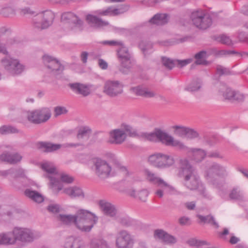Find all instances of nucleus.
Instances as JSON below:
<instances>
[{"label":"nucleus","mask_w":248,"mask_h":248,"mask_svg":"<svg viewBox=\"0 0 248 248\" xmlns=\"http://www.w3.org/2000/svg\"><path fill=\"white\" fill-rule=\"evenodd\" d=\"M148 162L154 167L165 169L172 166L175 163L173 157L162 153H156L150 155Z\"/></svg>","instance_id":"6"},{"label":"nucleus","mask_w":248,"mask_h":248,"mask_svg":"<svg viewBox=\"0 0 248 248\" xmlns=\"http://www.w3.org/2000/svg\"><path fill=\"white\" fill-rule=\"evenodd\" d=\"M47 209L49 212L56 214L60 212V206L58 204H51L47 206Z\"/></svg>","instance_id":"59"},{"label":"nucleus","mask_w":248,"mask_h":248,"mask_svg":"<svg viewBox=\"0 0 248 248\" xmlns=\"http://www.w3.org/2000/svg\"><path fill=\"white\" fill-rule=\"evenodd\" d=\"M63 192L71 198L79 197L84 198V194L82 189L78 186H71L64 189Z\"/></svg>","instance_id":"26"},{"label":"nucleus","mask_w":248,"mask_h":248,"mask_svg":"<svg viewBox=\"0 0 248 248\" xmlns=\"http://www.w3.org/2000/svg\"><path fill=\"white\" fill-rule=\"evenodd\" d=\"M99 206L106 215L114 217L117 214V210L115 207L109 202H106L105 201H100Z\"/></svg>","instance_id":"23"},{"label":"nucleus","mask_w":248,"mask_h":248,"mask_svg":"<svg viewBox=\"0 0 248 248\" xmlns=\"http://www.w3.org/2000/svg\"><path fill=\"white\" fill-rule=\"evenodd\" d=\"M244 95L238 91H234V93L232 96V100L231 101H236L238 102H242L244 100Z\"/></svg>","instance_id":"54"},{"label":"nucleus","mask_w":248,"mask_h":248,"mask_svg":"<svg viewBox=\"0 0 248 248\" xmlns=\"http://www.w3.org/2000/svg\"><path fill=\"white\" fill-rule=\"evenodd\" d=\"M139 47L146 56L147 54L152 52L153 45L150 43L142 41L140 43Z\"/></svg>","instance_id":"40"},{"label":"nucleus","mask_w":248,"mask_h":248,"mask_svg":"<svg viewBox=\"0 0 248 248\" xmlns=\"http://www.w3.org/2000/svg\"><path fill=\"white\" fill-rule=\"evenodd\" d=\"M193 24L198 28L201 30H206L212 23L211 16L202 11H194L190 16Z\"/></svg>","instance_id":"7"},{"label":"nucleus","mask_w":248,"mask_h":248,"mask_svg":"<svg viewBox=\"0 0 248 248\" xmlns=\"http://www.w3.org/2000/svg\"><path fill=\"white\" fill-rule=\"evenodd\" d=\"M95 173L100 179H104L109 177L111 167L105 160L96 158L94 161Z\"/></svg>","instance_id":"15"},{"label":"nucleus","mask_w":248,"mask_h":248,"mask_svg":"<svg viewBox=\"0 0 248 248\" xmlns=\"http://www.w3.org/2000/svg\"><path fill=\"white\" fill-rule=\"evenodd\" d=\"M61 179L62 182L68 184L72 183L74 181V178L72 177L65 173L61 174Z\"/></svg>","instance_id":"61"},{"label":"nucleus","mask_w":248,"mask_h":248,"mask_svg":"<svg viewBox=\"0 0 248 248\" xmlns=\"http://www.w3.org/2000/svg\"><path fill=\"white\" fill-rule=\"evenodd\" d=\"M131 91L136 95L145 97L151 98L155 95L154 92L150 91L147 88L141 86L132 87L131 88Z\"/></svg>","instance_id":"25"},{"label":"nucleus","mask_w":248,"mask_h":248,"mask_svg":"<svg viewBox=\"0 0 248 248\" xmlns=\"http://www.w3.org/2000/svg\"><path fill=\"white\" fill-rule=\"evenodd\" d=\"M36 145L38 149L45 153H51L58 151L62 146L61 144H55L47 141H39Z\"/></svg>","instance_id":"21"},{"label":"nucleus","mask_w":248,"mask_h":248,"mask_svg":"<svg viewBox=\"0 0 248 248\" xmlns=\"http://www.w3.org/2000/svg\"><path fill=\"white\" fill-rule=\"evenodd\" d=\"M86 20L91 27L100 29L109 25L107 21L103 20L102 18L91 14H88L86 16Z\"/></svg>","instance_id":"20"},{"label":"nucleus","mask_w":248,"mask_h":248,"mask_svg":"<svg viewBox=\"0 0 248 248\" xmlns=\"http://www.w3.org/2000/svg\"><path fill=\"white\" fill-rule=\"evenodd\" d=\"M167 232L162 230H156L154 232L155 237L163 241Z\"/></svg>","instance_id":"62"},{"label":"nucleus","mask_w":248,"mask_h":248,"mask_svg":"<svg viewBox=\"0 0 248 248\" xmlns=\"http://www.w3.org/2000/svg\"><path fill=\"white\" fill-rule=\"evenodd\" d=\"M229 197L231 199L236 201H242L244 200V196L243 192L239 187H234L230 191Z\"/></svg>","instance_id":"35"},{"label":"nucleus","mask_w":248,"mask_h":248,"mask_svg":"<svg viewBox=\"0 0 248 248\" xmlns=\"http://www.w3.org/2000/svg\"><path fill=\"white\" fill-rule=\"evenodd\" d=\"M41 168L48 174L46 177L48 178L50 181V188L54 193H57L62 189V186L60 181L51 176L56 171V169L53 165L48 162H45L41 165Z\"/></svg>","instance_id":"8"},{"label":"nucleus","mask_w":248,"mask_h":248,"mask_svg":"<svg viewBox=\"0 0 248 248\" xmlns=\"http://www.w3.org/2000/svg\"><path fill=\"white\" fill-rule=\"evenodd\" d=\"M61 21L65 23L73 24L77 27H81L83 22L82 20L75 13L67 12L61 15Z\"/></svg>","instance_id":"17"},{"label":"nucleus","mask_w":248,"mask_h":248,"mask_svg":"<svg viewBox=\"0 0 248 248\" xmlns=\"http://www.w3.org/2000/svg\"><path fill=\"white\" fill-rule=\"evenodd\" d=\"M102 44L104 45H108L110 46H120L123 45V42L120 41H104L102 42Z\"/></svg>","instance_id":"58"},{"label":"nucleus","mask_w":248,"mask_h":248,"mask_svg":"<svg viewBox=\"0 0 248 248\" xmlns=\"http://www.w3.org/2000/svg\"><path fill=\"white\" fill-rule=\"evenodd\" d=\"M43 24V22L42 21V20L39 18V17H38V16L34 18L33 21V26L34 28L37 31H42L47 29L46 27H44Z\"/></svg>","instance_id":"47"},{"label":"nucleus","mask_w":248,"mask_h":248,"mask_svg":"<svg viewBox=\"0 0 248 248\" xmlns=\"http://www.w3.org/2000/svg\"><path fill=\"white\" fill-rule=\"evenodd\" d=\"M128 8V6L126 5H122L118 8H113L112 7V16H115L122 14L127 11Z\"/></svg>","instance_id":"48"},{"label":"nucleus","mask_w":248,"mask_h":248,"mask_svg":"<svg viewBox=\"0 0 248 248\" xmlns=\"http://www.w3.org/2000/svg\"><path fill=\"white\" fill-rule=\"evenodd\" d=\"M202 241L198 240L195 238H191L187 241V243L190 246H196L197 248L200 245Z\"/></svg>","instance_id":"64"},{"label":"nucleus","mask_w":248,"mask_h":248,"mask_svg":"<svg viewBox=\"0 0 248 248\" xmlns=\"http://www.w3.org/2000/svg\"><path fill=\"white\" fill-rule=\"evenodd\" d=\"M134 240L125 230L120 231L117 234L116 246L117 248H133Z\"/></svg>","instance_id":"13"},{"label":"nucleus","mask_w":248,"mask_h":248,"mask_svg":"<svg viewBox=\"0 0 248 248\" xmlns=\"http://www.w3.org/2000/svg\"><path fill=\"white\" fill-rule=\"evenodd\" d=\"M1 63L5 69L13 75L20 74L25 69L17 59L4 58L1 60Z\"/></svg>","instance_id":"11"},{"label":"nucleus","mask_w":248,"mask_h":248,"mask_svg":"<svg viewBox=\"0 0 248 248\" xmlns=\"http://www.w3.org/2000/svg\"><path fill=\"white\" fill-rule=\"evenodd\" d=\"M202 82L200 79H196L193 80L185 88V90L190 92H197L202 87Z\"/></svg>","instance_id":"37"},{"label":"nucleus","mask_w":248,"mask_h":248,"mask_svg":"<svg viewBox=\"0 0 248 248\" xmlns=\"http://www.w3.org/2000/svg\"><path fill=\"white\" fill-rule=\"evenodd\" d=\"M199 136L198 132L194 129L187 128L186 137L189 139H193Z\"/></svg>","instance_id":"52"},{"label":"nucleus","mask_w":248,"mask_h":248,"mask_svg":"<svg viewBox=\"0 0 248 248\" xmlns=\"http://www.w3.org/2000/svg\"><path fill=\"white\" fill-rule=\"evenodd\" d=\"M140 136L153 142H160L168 146L178 147L181 150L186 149V146L180 140L174 138L160 128H156L151 133H141Z\"/></svg>","instance_id":"2"},{"label":"nucleus","mask_w":248,"mask_h":248,"mask_svg":"<svg viewBox=\"0 0 248 248\" xmlns=\"http://www.w3.org/2000/svg\"><path fill=\"white\" fill-rule=\"evenodd\" d=\"M122 127L125 133L130 137H135L139 136L136 130L129 125L122 124Z\"/></svg>","instance_id":"43"},{"label":"nucleus","mask_w":248,"mask_h":248,"mask_svg":"<svg viewBox=\"0 0 248 248\" xmlns=\"http://www.w3.org/2000/svg\"><path fill=\"white\" fill-rule=\"evenodd\" d=\"M67 111V110L65 107L57 106L54 108V115L55 117H57L62 114H66Z\"/></svg>","instance_id":"53"},{"label":"nucleus","mask_w":248,"mask_h":248,"mask_svg":"<svg viewBox=\"0 0 248 248\" xmlns=\"http://www.w3.org/2000/svg\"><path fill=\"white\" fill-rule=\"evenodd\" d=\"M124 85L118 80H108L103 87V93L111 97H115L123 93Z\"/></svg>","instance_id":"10"},{"label":"nucleus","mask_w":248,"mask_h":248,"mask_svg":"<svg viewBox=\"0 0 248 248\" xmlns=\"http://www.w3.org/2000/svg\"><path fill=\"white\" fill-rule=\"evenodd\" d=\"M234 91L225 84L220 85L219 87V92L225 99L232 100Z\"/></svg>","instance_id":"36"},{"label":"nucleus","mask_w":248,"mask_h":248,"mask_svg":"<svg viewBox=\"0 0 248 248\" xmlns=\"http://www.w3.org/2000/svg\"><path fill=\"white\" fill-rule=\"evenodd\" d=\"M180 167L178 176L183 178L184 185L190 190L198 189L201 181L196 170L190 164L188 160L181 159L179 161Z\"/></svg>","instance_id":"1"},{"label":"nucleus","mask_w":248,"mask_h":248,"mask_svg":"<svg viewBox=\"0 0 248 248\" xmlns=\"http://www.w3.org/2000/svg\"><path fill=\"white\" fill-rule=\"evenodd\" d=\"M19 131L17 128L11 125H5L0 127V133L2 135L17 133Z\"/></svg>","instance_id":"42"},{"label":"nucleus","mask_w":248,"mask_h":248,"mask_svg":"<svg viewBox=\"0 0 248 248\" xmlns=\"http://www.w3.org/2000/svg\"><path fill=\"white\" fill-rule=\"evenodd\" d=\"M37 16L43 22L44 27H46V28L51 25L55 18L54 13L50 10L43 11Z\"/></svg>","instance_id":"22"},{"label":"nucleus","mask_w":248,"mask_h":248,"mask_svg":"<svg viewBox=\"0 0 248 248\" xmlns=\"http://www.w3.org/2000/svg\"><path fill=\"white\" fill-rule=\"evenodd\" d=\"M43 61L46 66L55 76L61 74L64 70V66L60 62L50 56L45 55Z\"/></svg>","instance_id":"16"},{"label":"nucleus","mask_w":248,"mask_h":248,"mask_svg":"<svg viewBox=\"0 0 248 248\" xmlns=\"http://www.w3.org/2000/svg\"><path fill=\"white\" fill-rule=\"evenodd\" d=\"M208 57L207 52L204 50H202L194 55V58L196 59L195 63L197 65H206L207 62L206 59Z\"/></svg>","instance_id":"34"},{"label":"nucleus","mask_w":248,"mask_h":248,"mask_svg":"<svg viewBox=\"0 0 248 248\" xmlns=\"http://www.w3.org/2000/svg\"><path fill=\"white\" fill-rule=\"evenodd\" d=\"M130 196L135 198H138L139 200L142 202H145L147 200L149 193L147 190L142 189L136 192L135 190L132 189L128 192Z\"/></svg>","instance_id":"31"},{"label":"nucleus","mask_w":248,"mask_h":248,"mask_svg":"<svg viewBox=\"0 0 248 248\" xmlns=\"http://www.w3.org/2000/svg\"><path fill=\"white\" fill-rule=\"evenodd\" d=\"M12 170L11 175L14 178L23 177L25 176L24 170L21 168H11Z\"/></svg>","instance_id":"51"},{"label":"nucleus","mask_w":248,"mask_h":248,"mask_svg":"<svg viewBox=\"0 0 248 248\" xmlns=\"http://www.w3.org/2000/svg\"><path fill=\"white\" fill-rule=\"evenodd\" d=\"M24 194L26 197L37 203H41L44 200L43 196L35 190L27 189L25 190Z\"/></svg>","instance_id":"29"},{"label":"nucleus","mask_w":248,"mask_h":248,"mask_svg":"<svg viewBox=\"0 0 248 248\" xmlns=\"http://www.w3.org/2000/svg\"><path fill=\"white\" fill-rule=\"evenodd\" d=\"M22 159V156L18 154H10L9 153H4L0 155V160L7 162L11 164H15L20 161Z\"/></svg>","instance_id":"24"},{"label":"nucleus","mask_w":248,"mask_h":248,"mask_svg":"<svg viewBox=\"0 0 248 248\" xmlns=\"http://www.w3.org/2000/svg\"><path fill=\"white\" fill-rule=\"evenodd\" d=\"M161 60L163 65L169 70H171L175 66V60H172L166 57H162Z\"/></svg>","instance_id":"44"},{"label":"nucleus","mask_w":248,"mask_h":248,"mask_svg":"<svg viewBox=\"0 0 248 248\" xmlns=\"http://www.w3.org/2000/svg\"><path fill=\"white\" fill-rule=\"evenodd\" d=\"M144 172L146 180L150 183L155 185L159 187L155 192V194L159 198H162L164 193L173 194L175 192V188L159 177L156 173H154L148 169H145Z\"/></svg>","instance_id":"3"},{"label":"nucleus","mask_w":248,"mask_h":248,"mask_svg":"<svg viewBox=\"0 0 248 248\" xmlns=\"http://www.w3.org/2000/svg\"><path fill=\"white\" fill-rule=\"evenodd\" d=\"M13 234L15 237L16 242L19 241L24 243H30L36 238L33 231L26 228L15 227L13 230Z\"/></svg>","instance_id":"9"},{"label":"nucleus","mask_w":248,"mask_h":248,"mask_svg":"<svg viewBox=\"0 0 248 248\" xmlns=\"http://www.w3.org/2000/svg\"><path fill=\"white\" fill-rule=\"evenodd\" d=\"M163 241L168 244H174L176 242V238L174 236L167 233Z\"/></svg>","instance_id":"60"},{"label":"nucleus","mask_w":248,"mask_h":248,"mask_svg":"<svg viewBox=\"0 0 248 248\" xmlns=\"http://www.w3.org/2000/svg\"><path fill=\"white\" fill-rule=\"evenodd\" d=\"M90 248H108V246L104 240L94 239L91 242Z\"/></svg>","instance_id":"39"},{"label":"nucleus","mask_w":248,"mask_h":248,"mask_svg":"<svg viewBox=\"0 0 248 248\" xmlns=\"http://www.w3.org/2000/svg\"><path fill=\"white\" fill-rule=\"evenodd\" d=\"M52 115L51 108L44 107L27 111L26 117L31 124H40L47 122Z\"/></svg>","instance_id":"5"},{"label":"nucleus","mask_w":248,"mask_h":248,"mask_svg":"<svg viewBox=\"0 0 248 248\" xmlns=\"http://www.w3.org/2000/svg\"><path fill=\"white\" fill-rule=\"evenodd\" d=\"M217 73L219 76L223 75H229L231 74V72L228 68L224 67L221 65H217Z\"/></svg>","instance_id":"49"},{"label":"nucleus","mask_w":248,"mask_h":248,"mask_svg":"<svg viewBox=\"0 0 248 248\" xmlns=\"http://www.w3.org/2000/svg\"><path fill=\"white\" fill-rule=\"evenodd\" d=\"M118 222L122 225L126 227L130 226L132 225L131 220L127 217H121L119 218Z\"/></svg>","instance_id":"56"},{"label":"nucleus","mask_w":248,"mask_h":248,"mask_svg":"<svg viewBox=\"0 0 248 248\" xmlns=\"http://www.w3.org/2000/svg\"><path fill=\"white\" fill-rule=\"evenodd\" d=\"M98 217L93 213L84 209L78 211L76 227L83 232H90L97 223Z\"/></svg>","instance_id":"4"},{"label":"nucleus","mask_w":248,"mask_h":248,"mask_svg":"<svg viewBox=\"0 0 248 248\" xmlns=\"http://www.w3.org/2000/svg\"><path fill=\"white\" fill-rule=\"evenodd\" d=\"M207 157L210 158H222L223 156L217 151L210 152L206 154Z\"/></svg>","instance_id":"63"},{"label":"nucleus","mask_w":248,"mask_h":248,"mask_svg":"<svg viewBox=\"0 0 248 248\" xmlns=\"http://www.w3.org/2000/svg\"><path fill=\"white\" fill-rule=\"evenodd\" d=\"M192 159L197 162H201L206 156V152L201 149L192 148Z\"/></svg>","instance_id":"33"},{"label":"nucleus","mask_w":248,"mask_h":248,"mask_svg":"<svg viewBox=\"0 0 248 248\" xmlns=\"http://www.w3.org/2000/svg\"><path fill=\"white\" fill-rule=\"evenodd\" d=\"M227 174L226 168L218 163L213 162L205 171L204 177L209 182L212 183L216 176H224Z\"/></svg>","instance_id":"12"},{"label":"nucleus","mask_w":248,"mask_h":248,"mask_svg":"<svg viewBox=\"0 0 248 248\" xmlns=\"http://www.w3.org/2000/svg\"><path fill=\"white\" fill-rule=\"evenodd\" d=\"M68 87L71 90L77 94H81L83 96H87L91 93L89 86L78 82L69 83Z\"/></svg>","instance_id":"19"},{"label":"nucleus","mask_w":248,"mask_h":248,"mask_svg":"<svg viewBox=\"0 0 248 248\" xmlns=\"http://www.w3.org/2000/svg\"><path fill=\"white\" fill-rule=\"evenodd\" d=\"M169 16L167 14L157 13L151 18L149 22L151 24L162 26L168 22Z\"/></svg>","instance_id":"27"},{"label":"nucleus","mask_w":248,"mask_h":248,"mask_svg":"<svg viewBox=\"0 0 248 248\" xmlns=\"http://www.w3.org/2000/svg\"><path fill=\"white\" fill-rule=\"evenodd\" d=\"M60 220L64 224L70 225L74 223L76 226L78 219V211L75 215H59Z\"/></svg>","instance_id":"32"},{"label":"nucleus","mask_w":248,"mask_h":248,"mask_svg":"<svg viewBox=\"0 0 248 248\" xmlns=\"http://www.w3.org/2000/svg\"><path fill=\"white\" fill-rule=\"evenodd\" d=\"M126 138V134L123 130L115 129L109 132L108 142L111 144H121L125 141Z\"/></svg>","instance_id":"18"},{"label":"nucleus","mask_w":248,"mask_h":248,"mask_svg":"<svg viewBox=\"0 0 248 248\" xmlns=\"http://www.w3.org/2000/svg\"><path fill=\"white\" fill-rule=\"evenodd\" d=\"M216 39L217 41L218 42H219L223 44H225V45H232V41H231V39L229 37H228L225 35H224V34L220 35L217 37Z\"/></svg>","instance_id":"50"},{"label":"nucleus","mask_w":248,"mask_h":248,"mask_svg":"<svg viewBox=\"0 0 248 248\" xmlns=\"http://www.w3.org/2000/svg\"><path fill=\"white\" fill-rule=\"evenodd\" d=\"M16 243L15 237L12 232L0 234V244L11 245Z\"/></svg>","instance_id":"30"},{"label":"nucleus","mask_w":248,"mask_h":248,"mask_svg":"<svg viewBox=\"0 0 248 248\" xmlns=\"http://www.w3.org/2000/svg\"><path fill=\"white\" fill-rule=\"evenodd\" d=\"M187 128L188 127H186L178 125H175L173 127V128L175 130V133L178 136L181 137H186Z\"/></svg>","instance_id":"46"},{"label":"nucleus","mask_w":248,"mask_h":248,"mask_svg":"<svg viewBox=\"0 0 248 248\" xmlns=\"http://www.w3.org/2000/svg\"><path fill=\"white\" fill-rule=\"evenodd\" d=\"M200 219V221L203 223L210 224L213 226H214L216 228L218 227L217 223L215 220L214 217L211 215H207L203 216L201 215L197 216Z\"/></svg>","instance_id":"38"},{"label":"nucleus","mask_w":248,"mask_h":248,"mask_svg":"<svg viewBox=\"0 0 248 248\" xmlns=\"http://www.w3.org/2000/svg\"><path fill=\"white\" fill-rule=\"evenodd\" d=\"M92 133L91 129L88 126L81 127L78 131L77 134V138L78 139H83L84 138H89Z\"/></svg>","instance_id":"41"},{"label":"nucleus","mask_w":248,"mask_h":248,"mask_svg":"<svg viewBox=\"0 0 248 248\" xmlns=\"http://www.w3.org/2000/svg\"><path fill=\"white\" fill-rule=\"evenodd\" d=\"M65 248H85L83 242L79 238L70 237L68 238L65 244Z\"/></svg>","instance_id":"28"},{"label":"nucleus","mask_w":248,"mask_h":248,"mask_svg":"<svg viewBox=\"0 0 248 248\" xmlns=\"http://www.w3.org/2000/svg\"><path fill=\"white\" fill-rule=\"evenodd\" d=\"M192 61V59H187L183 60H175V65L180 68H182L187 64L191 63Z\"/></svg>","instance_id":"55"},{"label":"nucleus","mask_w":248,"mask_h":248,"mask_svg":"<svg viewBox=\"0 0 248 248\" xmlns=\"http://www.w3.org/2000/svg\"><path fill=\"white\" fill-rule=\"evenodd\" d=\"M120 46L121 47L117 51L118 57L123 67L120 69V71L124 74H127L130 68V55L128 48L124 46L123 43V45Z\"/></svg>","instance_id":"14"},{"label":"nucleus","mask_w":248,"mask_h":248,"mask_svg":"<svg viewBox=\"0 0 248 248\" xmlns=\"http://www.w3.org/2000/svg\"><path fill=\"white\" fill-rule=\"evenodd\" d=\"M15 9L13 7H4L1 9L0 14L4 16L8 17L15 14Z\"/></svg>","instance_id":"45"},{"label":"nucleus","mask_w":248,"mask_h":248,"mask_svg":"<svg viewBox=\"0 0 248 248\" xmlns=\"http://www.w3.org/2000/svg\"><path fill=\"white\" fill-rule=\"evenodd\" d=\"M96 14L103 16H112V7H108L105 10H97L94 12Z\"/></svg>","instance_id":"57"}]
</instances>
